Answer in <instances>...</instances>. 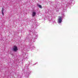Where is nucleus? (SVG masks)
<instances>
[{
	"label": "nucleus",
	"instance_id": "1",
	"mask_svg": "<svg viewBox=\"0 0 78 78\" xmlns=\"http://www.w3.org/2000/svg\"><path fill=\"white\" fill-rule=\"evenodd\" d=\"M17 50H18L17 47L16 46H14L13 48V51L16 52Z\"/></svg>",
	"mask_w": 78,
	"mask_h": 78
},
{
	"label": "nucleus",
	"instance_id": "5",
	"mask_svg": "<svg viewBox=\"0 0 78 78\" xmlns=\"http://www.w3.org/2000/svg\"><path fill=\"white\" fill-rule=\"evenodd\" d=\"M37 6H38V7H39V8H41V9H42V6H41V5H39L37 4Z\"/></svg>",
	"mask_w": 78,
	"mask_h": 78
},
{
	"label": "nucleus",
	"instance_id": "2",
	"mask_svg": "<svg viewBox=\"0 0 78 78\" xmlns=\"http://www.w3.org/2000/svg\"><path fill=\"white\" fill-rule=\"evenodd\" d=\"M58 17V23H61V22H62V18L61 16H59Z\"/></svg>",
	"mask_w": 78,
	"mask_h": 78
},
{
	"label": "nucleus",
	"instance_id": "3",
	"mask_svg": "<svg viewBox=\"0 0 78 78\" xmlns=\"http://www.w3.org/2000/svg\"><path fill=\"white\" fill-rule=\"evenodd\" d=\"M36 13L35 12H33L32 14V17L35 16H36Z\"/></svg>",
	"mask_w": 78,
	"mask_h": 78
},
{
	"label": "nucleus",
	"instance_id": "4",
	"mask_svg": "<svg viewBox=\"0 0 78 78\" xmlns=\"http://www.w3.org/2000/svg\"><path fill=\"white\" fill-rule=\"evenodd\" d=\"M4 10V9L3 8H2L1 12L2 13V14L3 16H4V13H3V10Z\"/></svg>",
	"mask_w": 78,
	"mask_h": 78
}]
</instances>
